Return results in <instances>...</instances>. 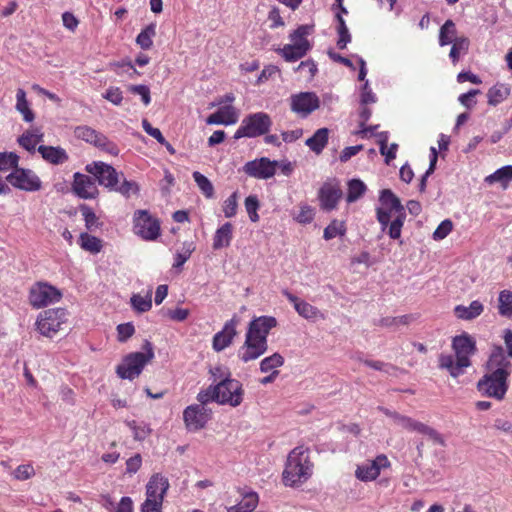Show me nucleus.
<instances>
[{
    "label": "nucleus",
    "mask_w": 512,
    "mask_h": 512,
    "mask_svg": "<svg viewBox=\"0 0 512 512\" xmlns=\"http://www.w3.org/2000/svg\"><path fill=\"white\" fill-rule=\"evenodd\" d=\"M277 319L273 316H259L253 318L247 328L245 340L237 351V357L243 363L260 358L268 349L267 337L271 329L277 326Z\"/></svg>",
    "instance_id": "1"
},
{
    "label": "nucleus",
    "mask_w": 512,
    "mask_h": 512,
    "mask_svg": "<svg viewBox=\"0 0 512 512\" xmlns=\"http://www.w3.org/2000/svg\"><path fill=\"white\" fill-rule=\"evenodd\" d=\"M487 366L491 373L486 374L478 382V390L483 395L501 400L507 392V378L511 372V362L502 347L497 346L493 349Z\"/></svg>",
    "instance_id": "2"
},
{
    "label": "nucleus",
    "mask_w": 512,
    "mask_h": 512,
    "mask_svg": "<svg viewBox=\"0 0 512 512\" xmlns=\"http://www.w3.org/2000/svg\"><path fill=\"white\" fill-rule=\"evenodd\" d=\"M452 347L455 357L452 355H441L439 357V367L449 371L454 378L462 375L464 369L471 365L470 356L476 351V342L472 336L463 333L453 338Z\"/></svg>",
    "instance_id": "3"
},
{
    "label": "nucleus",
    "mask_w": 512,
    "mask_h": 512,
    "mask_svg": "<svg viewBox=\"0 0 512 512\" xmlns=\"http://www.w3.org/2000/svg\"><path fill=\"white\" fill-rule=\"evenodd\" d=\"M313 473V464L309 459V452L303 446L294 448L287 457L283 471V483L289 487L300 486L305 483Z\"/></svg>",
    "instance_id": "4"
},
{
    "label": "nucleus",
    "mask_w": 512,
    "mask_h": 512,
    "mask_svg": "<svg viewBox=\"0 0 512 512\" xmlns=\"http://www.w3.org/2000/svg\"><path fill=\"white\" fill-rule=\"evenodd\" d=\"M142 352H132L127 354L121 364L116 368V374L121 379L133 380L137 378L144 367L154 358L153 345L149 341H145L143 344Z\"/></svg>",
    "instance_id": "5"
},
{
    "label": "nucleus",
    "mask_w": 512,
    "mask_h": 512,
    "mask_svg": "<svg viewBox=\"0 0 512 512\" xmlns=\"http://www.w3.org/2000/svg\"><path fill=\"white\" fill-rule=\"evenodd\" d=\"M311 32L312 27L308 25L299 26L289 35L291 43L277 49L278 54L287 62H295L303 58L312 47L308 40Z\"/></svg>",
    "instance_id": "6"
},
{
    "label": "nucleus",
    "mask_w": 512,
    "mask_h": 512,
    "mask_svg": "<svg viewBox=\"0 0 512 512\" xmlns=\"http://www.w3.org/2000/svg\"><path fill=\"white\" fill-rule=\"evenodd\" d=\"M168 479L161 474H154L146 485V499L141 504V512H162L164 497L169 489Z\"/></svg>",
    "instance_id": "7"
},
{
    "label": "nucleus",
    "mask_w": 512,
    "mask_h": 512,
    "mask_svg": "<svg viewBox=\"0 0 512 512\" xmlns=\"http://www.w3.org/2000/svg\"><path fill=\"white\" fill-rule=\"evenodd\" d=\"M62 296L57 287L45 281H38L29 288L28 302L34 309H41L58 303Z\"/></svg>",
    "instance_id": "8"
},
{
    "label": "nucleus",
    "mask_w": 512,
    "mask_h": 512,
    "mask_svg": "<svg viewBox=\"0 0 512 512\" xmlns=\"http://www.w3.org/2000/svg\"><path fill=\"white\" fill-rule=\"evenodd\" d=\"M67 321V311L64 308H52L40 312L36 318V330L44 337L52 338Z\"/></svg>",
    "instance_id": "9"
},
{
    "label": "nucleus",
    "mask_w": 512,
    "mask_h": 512,
    "mask_svg": "<svg viewBox=\"0 0 512 512\" xmlns=\"http://www.w3.org/2000/svg\"><path fill=\"white\" fill-rule=\"evenodd\" d=\"M272 125V120L267 113L257 112L246 116L234 134L235 139L243 137L255 138L266 134Z\"/></svg>",
    "instance_id": "10"
},
{
    "label": "nucleus",
    "mask_w": 512,
    "mask_h": 512,
    "mask_svg": "<svg viewBox=\"0 0 512 512\" xmlns=\"http://www.w3.org/2000/svg\"><path fill=\"white\" fill-rule=\"evenodd\" d=\"M133 231L144 240L152 241L160 235V224L146 210H137L133 217Z\"/></svg>",
    "instance_id": "11"
},
{
    "label": "nucleus",
    "mask_w": 512,
    "mask_h": 512,
    "mask_svg": "<svg viewBox=\"0 0 512 512\" xmlns=\"http://www.w3.org/2000/svg\"><path fill=\"white\" fill-rule=\"evenodd\" d=\"M218 391L219 404L239 406L243 401L244 391L240 381L236 379H225L216 384Z\"/></svg>",
    "instance_id": "12"
},
{
    "label": "nucleus",
    "mask_w": 512,
    "mask_h": 512,
    "mask_svg": "<svg viewBox=\"0 0 512 512\" xmlns=\"http://www.w3.org/2000/svg\"><path fill=\"white\" fill-rule=\"evenodd\" d=\"M211 419V410L203 405L192 404L183 411V421L188 431L196 432L205 427Z\"/></svg>",
    "instance_id": "13"
},
{
    "label": "nucleus",
    "mask_w": 512,
    "mask_h": 512,
    "mask_svg": "<svg viewBox=\"0 0 512 512\" xmlns=\"http://www.w3.org/2000/svg\"><path fill=\"white\" fill-rule=\"evenodd\" d=\"M391 465L386 455L380 454L373 460H367L357 465L355 476L363 482L375 480L381 473V470L389 468Z\"/></svg>",
    "instance_id": "14"
},
{
    "label": "nucleus",
    "mask_w": 512,
    "mask_h": 512,
    "mask_svg": "<svg viewBox=\"0 0 512 512\" xmlns=\"http://www.w3.org/2000/svg\"><path fill=\"white\" fill-rule=\"evenodd\" d=\"M7 182L24 191H38L41 188V180L29 169L16 168L7 177Z\"/></svg>",
    "instance_id": "15"
},
{
    "label": "nucleus",
    "mask_w": 512,
    "mask_h": 512,
    "mask_svg": "<svg viewBox=\"0 0 512 512\" xmlns=\"http://www.w3.org/2000/svg\"><path fill=\"white\" fill-rule=\"evenodd\" d=\"M394 421L398 426L402 427L403 429H406L411 432L420 433L422 435L427 436L431 441H433V443L444 445V440L442 436L435 429L422 422H419L415 419L400 414L394 415Z\"/></svg>",
    "instance_id": "16"
},
{
    "label": "nucleus",
    "mask_w": 512,
    "mask_h": 512,
    "mask_svg": "<svg viewBox=\"0 0 512 512\" xmlns=\"http://www.w3.org/2000/svg\"><path fill=\"white\" fill-rule=\"evenodd\" d=\"M291 110L301 117H307L320 106V99L314 92H300L290 98Z\"/></svg>",
    "instance_id": "17"
},
{
    "label": "nucleus",
    "mask_w": 512,
    "mask_h": 512,
    "mask_svg": "<svg viewBox=\"0 0 512 512\" xmlns=\"http://www.w3.org/2000/svg\"><path fill=\"white\" fill-rule=\"evenodd\" d=\"M277 166L278 161L261 157L247 162L243 167V171L257 179H269L275 175Z\"/></svg>",
    "instance_id": "18"
},
{
    "label": "nucleus",
    "mask_w": 512,
    "mask_h": 512,
    "mask_svg": "<svg viewBox=\"0 0 512 512\" xmlns=\"http://www.w3.org/2000/svg\"><path fill=\"white\" fill-rule=\"evenodd\" d=\"M86 170L97 178L100 185L111 190H113L119 182L118 172L111 165L104 162L89 164L86 166Z\"/></svg>",
    "instance_id": "19"
},
{
    "label": "nucleus",
    "mask_w": 512,
    "mask_h": 512,
    "mask_svg": "<svg viewBox=\"0 0 512 512\" xmlns=\"http://www.w3.org/2000/svg\"><path fill=\"white\" fill-rule=\"evenodd\" d=\"M283 295L293 305L295 311L302 318L312 322L325 320V314L307 301L300 299L299 297L290 293L288 290H284Z\"/></svg>",
    "instance_id": "20"
},
{
    "label": "nucleus",
    "mask_w": 512,
    "mask_h": 512,
    "mask_svg": "<svg viewBox=\"0 0 512 512\" xmlns=\"http://www.w3.org/2000/svg\"><path fill=\"white\" fill-rule=\"evenodd\" d=\"M238 324L239 319L236 316L225 322L222 330L213 336L212 348L214 351L221 352L232 344L237 335Z\"/></svg>",
    "instance_id": "21"
},
{
    "label": "nucleus",
    "mask_w": 512,
    "mask_h": 512,
    "mask_svg": "<svg viewBox=\"0 0 512 512\" xmlns=\"http://www.w3.org/2000/svg\"><path fill=\"white\" fill-rule=\"evenodd\" d=\"M73 192L80 198L92 199L98 194L95 180L79 172L74 174Z\"/></svg>",
    "instance_id": "22"
},
{
    "label": "nucleus",
    "mask_w": 512,
    "mask_h": 512,
    "mask_svg": "<svg viewBox=\"0 0 512 512\" xmlns=\"http://www.w3.org/2000/svg\"><path fill=\"white\" fill-rule=\"evenodd\" d=\"M239 118L238 111L232 105L221 106L215 113L207 117L208 125H233Z\"/></svg>",
    "instance_id": "23"
},
{
    "label": "nucleus",
    "mask_w": 512,
    "mask_h": 512,
    "mask_svg": "<svg viewBox=\"0 0 512 512\" xmlns=\"http://www.w3.org/2000/svg\"><path fill=\"white\" fill-rule=\"evenodd\" d=\"M342 196L340 187L336 184H324L319 192L321 207L325 210H332L337 206Z\"/></svg>",
    "instance_id": "24"
},
{
    "label": "nucleus",
    "mask_w": 512,
    "mask_h": 512,
    "mask_svg": "<svg viewBox=\"0 0 512 512\" xmlns=\"http://www.w3.org/2000/svg\"><path fill=\"white\" fill-rule=\"evenodd\" d=\"M484 304L479 300L472 301L468 306L457 305L454 308L456 318L463 321H472L484 312Z\"/></svg>",
    "instance_id": "25"
},
{
    "label": "nucleus",
    "mask_w": 512,
    "mask_h": 512,
    "mask_svg": "<svg viewBox=\"0 0 512 512\" xmlns=\"http://www.w3.org/2000/svg\"><path fill=\"white\" fill-rule=\"evenodd\" d=\"M44 134L40 128L34 127L26 130L19 138L18 143L28 152H35L37 144L43 141Z\"/></svg>",
    "instance_id": "26"
},
{
    "label": "nucleus",
    "mask_w": 512,
    "mask_h": 512,
    "mask_svg": "<svg viewBox=\"0 0 512 512\" xmlns=\"http://www.w3.org/2000/svg\"><path fill=\"white\" fill-rule=\"evenodd\" d=\"M233 238V225L230 222L220 226L213 236V249L226 248L231 244Z\"/></svg>",
    "instance_id": "27"
},
{
    "label": "nucleus",
    "mask_w": 512,
    "mask_h": 512,
    "mask_svg": "<svg viewBox=\"0 0 512 512\" xmlns=\"http://www.w3.org/2000/svg\"><path fill=\"white\" fill-rule=\"evenodd\" d=\"M511 181V165L503 166L484 178V182L486 184L493 185L495 183H499L503 189H507Z\"/></svg>",
    "instance_id": "28"
},
{
    "label": "nucleus",
    "mask_w": 512,
    "mask_h": 512,
    "mask_svg": "<svg viewBox=\"0 0 512 512\" xmlns=\"http://www.w3.org/2000/svg\"><path fill=\"white\" fill-rule=\"evenodd\" d=\"M38 152L46 161L52 164H62L68 160L66 151L61 147L41 145L38 148Z\"/></svg>",
    "instance_id": "29"
},
{
    "label": "nucleus",
    "mask_w": 512,
    "mask_h": 512,
    "mask_svg": "<svg viewBox=\"0 0 512 512\" xmlns=\"http://www.w3.org/2000/svg\"><path fill=\"white\" fill-rule=\"evenodd\" d=\"M511 93V86L505 83H496L487 92L488 104L496 106L505 101Z\"/></svg>",
    "instance_id": "30"
},
{
    "label": "nucleus",
    "mask_w": 512,
    "mask_h": 512,
    "mask_svg": "<svg viewBox=\"0 0 512 512\" xmlns=\"http://www.w3.org/2000/svg\"><path fill=\"white\" fill-rule=\"evenodd\" d=\"M15 109L19 112L25 122H32L35 119L34 112L30 108V103L27 100V95L24 89L18 88L16 91V104Z\"/></svg>",
    "instance_id": "31"
},
{
    "label": "nucleus",
    "mask_w": 512,
    "mask_h": 512,
    "mask_svg": "<svg viewBox=\"0 0 512 512\" xmlns=\"http://www.w3.org/2000/svg\"><path fill=\"white\" fill-rule=\"evenodd\" d=\"M379 201L381 206L390 209V212H395L396 215L405 214L399 198L391 190H382Z\"/></svg>",
    "instance_id": "32"
},
{
    "label": "nucleus",
    "mask_w": 512,
    "mask_h": 512,
    "mask_svg": "<svg viewBox=\"0 0 512 512\" xmlns=\"http://www.w3.org/2000/svg\"><path fill=\"white\" fill-rule=\"evenodd\" d=\"M259 498L257 493L248 492L243 495L242 499L227 509V512H252L258 505Z\"/></svg>",
    "instance_id": "33"
},
{
    "label": "nucleus",
    "mask_w": 512,
    "mask_h": 512,
    "mask_svg": "<svg viewBox=\"0 0 512 512\" xmlns=\"http://www.w3.org/2000/svg\"><path fill=\"white\" fill-rule=\"evenodd\" d=\"M328 137L329 130L320 128L306 140V145L316 154H320L328 143Z\"/></svg>",
    "instance_id": "34"
},
{
    "label": "nucleus",
    "mask_w": 512,
    "mask_h": 512,
    "mask_svg": "<svg viewBox=\"0 0 512 512\" xmlns=\"http://www.w3.org/2000/svg\"><path fill=\"white\" fill-rule=\"evenodd\" d=\"M132 308L138 313H144L152 307V290L149 289L145 296L133 294L130 298Z\"/></svg>",
    "instance_id": "35"
},
{
    "label": "nucleus",
    "mask_w": 512,
    "mask_h": 512,
    "mask_svg": "<svg viewBox=\"0 0 512 512\" xmlns=\"http://www.w3.org/2000/svg\"><path fill=\"white\" fill-rule=\"evenodd\" d=\"M366 185L360 179H352L348 182V193L346 201L348 203L356 202L366 192Z\"/></svg>",
    "instance_id": "36"
},
{
    "label": "nucleus",
    "mask_w": 512,
    "mask_h": 512,
    "mask_svg": "<svg viewBox=\"0 0 512 512\" xmlns=\"http://www.w3.org/2000/svg\"><path fill=\"white\" fill-rule=\"evenodd\" d=\"M283 364L284 357L280 353H273L261 360L259 369L262 373H272L274 370L283 366Z\"/></svg>",
    "instance_id": "37"
},
{
    "label": "nucleus",
    "mask_w": 512,
    "mask_h": 512,
    "mask_svg": "<svg viewBox=\"0 0 512 512\" xmlns=\"http://www.w3.org/2000/svg\"><path fill=\"white\" fill-rule=\"evenodd\" d=\"M156 35V24L152 23L145 27L137 36L136 43L142 49H150L153 45V37Z\"/></svg>",
    "instance_id": "38"
},
{
    "label": "nucleus",
    "mask_w": 512,
    "mask_h": 512,
    "mask_svg": "<svg viewBox=\"0 0 512 512\" xmlns=\"http://www.w3.org/2000/svg\"><path fill=\"white\" fill-rule=\"evenodd\" d=\"M456 27L452 20H447L440 28L439 44L446 46L451 44L456 39Z\"/></svg>",
    "instance_id": "39"
},
{
    "label": "nucleus",
    "mask_w": 512,
    "mask_h": 512,
    "mask_svg": "<svg viewBox=\"0 0 512 512\" xmlns=\"http://www.w3.org/2000/svg\"><path fill=\"white\" fill-rule=\"evenodd\" d=\"M79 244L82 249L94 254L99 253L102 248L101 240L88 233H81Z\"/></svg>",
    "instance_id": "40"
},
{
    "label": "nucleus",
    "mask_w": 512,
    "mask_h": 512,
    "mask_svg": "<svg viewBox=\"0 0 512 512\" xmlns=\"http://www.w3.org/2000/svg\"><path fill=\"white\" fill-rule=\"evenodd\" d=\"M498 311L501 316H512V292L503 290L499 293L498 297Z\"/></svg>",
    "instance_id": "41"
},
{
    "label": "nucleus",
    "mask_w": 512,
    "mask_h": 512,
    "mask_svg": "<svg viewBox=\"0 0 512 512\" xmlns=\"http://www.w3.org/2000/svg\"><path fill=\"white\" fill-rule=\"evenodd\" d=\"M193 179L195 183L197 184L200 191L203 193V195L206 198H213L214 197V187L212 182L202 173L195 171L193 172Z\"/></svg>",
    "instance_id": "42"
},
{
    "label": "nucleus",
    "mask_w": 512,
    "mask_h": 512,
    "mask_svg": "<svg viewBox=\"0 0 512 512\" xmlns=\"http://www.w3.org/2000/svg\"><path fill=\"white\" fill-rule=\"evenodd\" d=\"M451 44V50L449 53V57L453 63H456L459 60L461 54H465L469 48V40L466 37L456 38Z\"/></svg>",
    "instance_id": "43"
},
{
    "label": "nucleus",
    "mask_w": 512,
    "mask_h": 512,
    "mask_svg": "<svg viewBox=\"0 0 512 512\" xmlns=\"http://www.w3.org/2000/svg\"><path fill=\"white\" fill-rule=\"evenodd\" d=\"M336 18L338 21L337 33L339 36L337 46L339 49H344L347 46V44L351 41V35L349 33L345 20L343 19L341 14H337Z\"/></svg>",
    "instance_id": "44"
},
{
    "label": "nucleus",
    "mask_w": 512,
    "mask_h": 512,
    "mask_svg": "<svg viewBox=\"0 0 512 512\" xmlns=\"http://www.w3.org/2000/svg\"><path fill=\"white\" fill-rule=\"evenodd\" d=\"M75 137L89 144L95 145L100 132L89 126H78L74 130Z\"/></svg>",
    "instance_id": "45"
},
{
    "label": "nucleus",
    "mask_w": 512,
    "mask_h": 512,
    "mask_svg": "<svg viewBox=\"0 0 512 512\" xmlns=\"http://www.w3.org/2000/svg\"><path fill=\"white\" fill-rule=\"evenodd\" d=\"M94 146L111 156H117L120 152L118 146L102 133H100Z\"/></svg>",
    "instance_id": "46"
},
{
    "label": "nucleus",
    "mask_w": 512,
    "mask_h": 512,
    "mask_svg": "<svg viewBox=\"0 0 512 512\" xmlns=\"http://www.w3.org/2000/svg\"><path fill=\"white\" fill-rule=\"evenodd\" d=\"M126 424L132 430L133 437L137 441L144 440L151 433L150 427L144 422L131 420L126 421Z\"/></svg>",
    "instance_id": "47"
},
{
    "label": "nucleus",
    "mask_w": 512,
    "mask_h": 512,
    "mask_svg": "<svg viewBox=\"0 0 512 512\" xmlns=\"http://www.w3.org/2000/svg\"><path fill=\"white\" fill-rule=\"evenodd\" d=\"M346 232L343 221L333 220L325 229L323 237L325 240H331L337 236H343Z\"/></svg>",
    "instance_id": "48"
},
{
    "label": "nucleus",
    "mask_w": 512,
    "mask_h": 512,
    "mask_svg": "<svg viewBox=\"0 0 512 512\" xmlns=\"http://www.w3.org/2000/svg\"><path fill=\"white\" fill-rule=\"evenodd\" d=\"M244 204L249 219L254 223L258 222V209L260 207L258 197L256 195H249L248 197H246Z\"/></svg>",
    "instance_id": "49"
},
{
    "label": "nucleus",
    "mask_w": 512,
    "mask_h": 512,
    "mask_svg": "<svg viewBox=\"0 0 512 512\" xmlns=\"http://www.w3.org/2000/svg\"><path fill=\"white\" fill-rule=\"evenodd\" d=\"M314 209L305 203L299 205V211L294 215V220L301 224H308L314 219Z\"/></svg>",
    "instance_id": "50"
},
{
    "label": "nucleus",
    "mask_w": 512,
    "mask_h": 512,
    "mask_svg": "<svg viewBox=\"0 0 512 512\" xmlns=\"http://www.w3.org/2000/svg\"><path fill=\"white\" fill-rule=\"evenodd\" d=\"M217 396H218L217 386L210 385L207 389L201 390L197 394V400L200 403L199 405L205 406L206 404H208L212 401L219 403V398Z\"/></svg>",
    "instance_id": "51"
},
{
    "label": "nucleus",
    "mask_w": 512,
    "mask_h": 512,
    "mask_svg": "<svg viewBox=\"0 0 512 512\" xmlns=\"http://www.w3.org/2000/svg\"><path fill=\"white\" fill-rule=\"evenodd\" d=\"M18 162L19 156L14 152H0V170L16 169Z\"/></svg>",
    "instance_id": "52"
},
{
    "label": "nucleus",
    "mask_w": 512,
    "mask_h": 512,
    "mask_svg": "<svg viewBox=\"0 0 512 512\" xmlns=\"http://www.w3.org/2000/svg\"><path fill=\"white\" fill-rule=\"evenodd\" d=\"M238 208V193L233 192L223 203V213L226 218L236 215Z\"/></svg>",
    "instance_id": "53"
},
{
    "label": "nucleus",
    "mask_w": 512,
    "mask_h": 512,
    "mask_svg": "<svg viewBox=\"0 0 512 512\" xmlns=\"http://www.w3.org/2000/svg\"><path fill=\"white\" fill-rule=\"evenodd\" d=\"M113 190L128 198L138 193L139 186L135 181L124 179L123 182L120 185L117 184Z\"/></svg>",
    "instance_id": "54"
},
{
    "label": "nucleus",
    "mask_w": 512,
    "mask_h": 512,
    "mask_svg": "<svg viewBox=\"0 0 512 512\" xmlns=\"http://www.w3.org/2000/svg\"><path fill=\"white\" fill-rule=\"evenodd\" d=\"M405 214L396 215V217L388 224V234L392 239H399L403 226Z\"/></svg>",
    "instance_id": "55"
},
{
    "label": "nucleus",
    "mask_w": 512,
    "mask_h": 512,
    "mask_svg": "<svg viewBox=\"0 0 512 512\" xmlns=\"http://www.w3.org/2000/svg\"><path fill=\"white\" fill-rule=\"evenodd\" d=\"M453 223L449 219L443 220L436 230L433 232V239L434 240H443L446 238L450 232L452 231Z\"/></svg>",
    "instance_id": "56"
},
{
    "label": "nucleus",
    "mask_w": 512,
    "mask_h": 512,
    "mask_svg": "<svg viewBox=\"0 0 512 512\" xmlns=\"http://www.w3.org/2000/svg\"><path fill=\"white\" fill-rule=\"evenodd\" d=\"M129 91L133 94H137L141 97L144 105H149L151 102L150 89L146 85H130Z\"/></svg>",
    "instance_id": "57"
},
{
    "label": "nucleus",
    "mask_w": 512,
    "mask_h": 512,
    "mask_svg": "<svg viewBox=\"0 0 512 512\" xmlns=\"http://www.w3.org/2000/svg\"><path fill=\"white\" fill-rule=\"evenodd\" d=\"M103 98L118 106L122 103L123 94L119 87H109L103 94Z\"/></svg>",
    "instance_id": "58"
},
{
    "label": "nucleus",
    "mask_w": 512,
    "mask_h": 512,
    "mask_svg": "<svg viewBox=\"0 0 512 512\" xmlns=\"http://www.w3.org/2000/svg\"><path fill=\"white\" fill-rule=\"evenodd\" d=\"M393 216L396 217V214L395 212H390V209L383 206L377 208V220L381 224L383 231L387 229Z\"/></svg>",
    "instance_id": "59"
},
{
    "label": "nucleus",
    "mask_w": 512,
    "mask_h": 512,
    "mask_svg": "<svg viewBox=\"0 0 512 512\" xmlns=\"http://www.w3.org/2000/svg\"><path fill=\"white\" fill-rule=\"evenodd\" d=\"M34 474V468L30 464L19 465L14 471V477L21 481L30 479Z\"/></svg>",
    "instance_id": "60"
},
{
    "label": "nucleus",
    "mask_w": 512,
    "mask_h": 512,
    "mask_svg": "<svg viewBox=\"0 0 512 512\" xmlns=\"http://www.w3.org/2000/svg\"><path fill=\"white\" fill-rule=\"evenodd\" d=\"M134 332L135 328L132 323H124L117 326V338L120 342H125Z\"/></svg>",
    "instance_id": "61"
},
{
    "label": "nucleus",
    "mask_w": 512,
    "mask_h": 512,
    "mask_svg": "<svg viewBox=\"0 0 512 512\" xmlns=\"http://www.w3.org/2000/svg\"><path fill=\"white\" fill-rule=\"evenodd\" d=\"M81 211H82V215L84 217L85 225H86L87 229L92 230V229L98 227V218L91 208L85 206V207H82Z\"/></svg>",
    "instance_id": "62"
},
{
    "label": "nucleus",
    "mask_w": 512,
    "mask_h": 512,
    "mask_svg": "<svg viewBox=\"0 0 512 512\" xmlns=\"http://www.w3.org/2000/svg\"><path fill=\"white\" fill-rule=\"evenodd\" d=\"M142 128L144 131L151 137L157 140L159 143L164 142V136L158 128H155L151 125V123L147 119L142 120Z\"/></svg>",
    "instance_id": "63"
},
{
    "label": "nucleus",
    "mask_w": 512,
    "mask_h": 512,
    "mask_svg": "<svg viewBox=\"0 0 512 512\" xmlns=\"http://www.w3.org/2000/svg\"><path fill=\"white\" fill-rule=\"evenodd\" d=\"M376 99V95L373 93L372 89L369 87L368 81L366 80L361 90V104H372L376 102Z\"/></svg>",
    "instance_id": "64"
}]
</instances>
